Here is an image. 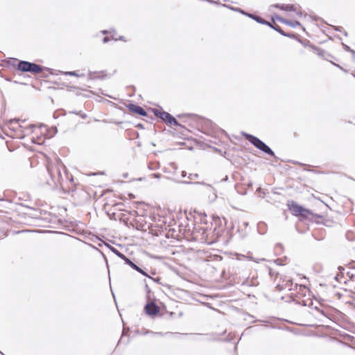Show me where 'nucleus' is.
<instances>
[{"mask_svg":"<svg viewBox=\"0 0 355 355\" xmlns=\"http://www.w3.org/2000/svg\"><path fill=\"white\" fill-rule=\"evenodd\" d=\"M18 126H19V128H23V127H22L21 125H19Z\"/></svg>","mask_w":355,"mask_h":355,"instance_id":"412c9836","label":"nucleus"},{"mask_svg":"<svg viewBox=\"0 0 355 355\" xmlns=\"http://www.w3.org/2000/svg\"><path fill=\"white\" fill-rule=\"evenodd\" d=\"M125 263L129 265L131 268H132L135 270L138 271L139 272L141 273L142 275H144L145 276H148V275L142 269H141L139 267H138L137 265H135L129 259H126Z\"/></svg>","mask_w":355,"mask_h":355,"instance_id":"9d476101","label":"nucleus"},{"mask_svg":"<svg viewBox=\"0 0 355 355\" xmlns=\"http://www.w3.org/2000/svg\"><path fill=\"white\" fill-rule=\"evenodd\" d=\"M155 114L156 116H159L160 119H162L163 121H164L165 122L170 125H178V123L175 120V119L168 112L155 110Z\"/></svg>","mask_w":355,"mask_h":355,"instance_id":"20e7f679","label":"nucleus"},{"mask_svg":"<svg viewBox=\"0 0 355 355\" xmlns=\"http://www.w3.org/2000/svg\"><path fill=\"white\" fill-rule=\"evenodd\" d=\"M154 176H155V178H159V175L158 174H154Z\"/></svg>","mask_w":355,"mask_h":355,"instance_id":"aec40b11","label":"nucleus"},{"mask_svg":"<svg viewBox=\"0 0 355 355\" xmlns=\"http://www.w3.org/2000/svg\"><path fill=\"white\" fill-rule=\"evenodd\" d=\"M130 109L137 113V114H139V115H141V116H146V112H145V110L139 107V106H137V105H130Z\"/></svg>","mask_w":355,"mask_h":355,"instance_id":"1a4fd4ad","label":"nucleus"},{"mask_svg":"<svg viewBox=\"0 0 355 355\" xmlns=\"http://www.w3.org/2000/svg\"><path fill=\"white\" fill-rule=\"evenodd\" d=\"M108 40H109V39H108L107 37H105V38L103 39V42H104V43H105V42H107Z\"/></svg>","mask_w":355,"mask_h":355,"instance_id":"6ab92c4d","label":"nucleus"},{"mask_svg":"<svg viewBox=\"0 0 355 355\" xmlns=\"http://www.w3.org/2000/svg\"><path fill=\"white\" fill-rule=\"evenodd\" d=\"M64 170V166L61 164H58L55 167H48V171L51 176V178L54 183H57L60 181V179L61 178V169Z\"/></svg>","mask_w":355,"mask_h":355,"instance_id":"7ed1b4c3","label":"nucleus"},{"mask_svg":"<svg viewBox=\"0 0 355 355\" xmlns=\"http://www.w3.org/2000/svg\"><path fill=\"white\" fill-rule=\"evenodd\" d=\"M288 206L291 212L295 216H302L304 218H309L312 215V212L310 210L299 205L294 201L289 202Z\"/></svg>","mask_w":355,"mask_h":355,"instance_id":"f257e3e1","label":"nucleus"},{"mask_svg":"<svg viewBox=\"0 0 355 355\" xmlns=\"http://www.w3.org/2000/svg\"><path fill=\"white\" fill-rule=\"evenodd\" d=\"M261 150L263 151L264 153L270 155L275 156L274 152L265 143L263 144V145H262Z\"/></svg>","mask_w":355,"mask_h":355,"instance_id":"f8f14e48","label":"nucleus"},{"mask_svg":"<svg viewBox=\"0 0 355 355\" xmlns=\"http://www.w3.org/2000/svg\"><path fill=\"white\" fill-rule=\"evenodd\" d=\"M113 252L117 255L119 256L120 258H121L122 259H123L125 261V262L126 261V259H128L124 254H123L122 253H121L120 252H119L117 250H113Z\"/></svg>","mask_w":355,"mask_h":355,"instance_id":"4468645a","label":"nucleus"},{"mask_svg":"<svg viewBox=\"0 0 355 355\" xmlns=\"http://www.w3.org/2000/svg\"><path fill=\"white\" fill-rule=\"evenodd\" d=\"M346 49L347 51H349L352 52L353 53H354V51L353 50H351L349 46H346Z\"/></svg>","mask_w":355,"mask_h":355,"instance_id":"a211bd4d","label":"nucleus"},{"mask_svg":"<svg viewBox=\"0 0 355 355\" xmlns=\"http://www.w3.org/2000/svg\"><path fill=\"white\" fill-rule=\"evenodd\" d=\"M65 74L69 75V76H79V75H78L76 71L65 72Z\"/></svg>","mask_w":355,"mask_h":355,"instance_id":"dca6fc26","label":"nucleus"},{"mask_svg":"<svg viewBox=\"0 0 355 355\" xmlns=\"http://www.w3.org/2000/svg\"><path fill=\"white\" fill-rule=\"evenodd\" d=\"M33 127H35V125H31L29 127L24 128V130H22L21 132L24 134H26V130H28V128H32Z\"/></svg>","mask_w":355,"mask_h":355,"instance_id":"f3484780","label":"nucleus"},{"mask_svg":"<svg viewBox=\"0 0 355 355\" xmlns=\"http://www.w3.org/2000/svg\"><path fill=\"white\" fill-rule=\"evenodd\" d=\"M18 69L21 71L32 72L33 73H39L42 71L40 65L26 61H20L18 64Z\"/></svg>","mask_w":355,"mask_h":355,"instance_id":"f03ea898","label":"nucleus"},{"mask_svg":"<svg viewBox=\"0 0 355 355\" xmlns=\"http://www.w3.org/2000/svg\"><path fill=\"white\" fill-rule=\"evenodd\" d=\"M145 311L148 315L153 316L159 311V308L155 303L150 302L146 305Z\"/></svg>","mask_w":355,"mask_h":355,"instance_id":"39448f33","label":"nucleus"},{"mask_svg":"<svg viewBox=\"0 0 355 355\" xmlns=\"http://www.w3.org/2000/svg\"><path fill=\"white\" fill-rule=\"evenodd\" d=\"M276 19L279 21H280V22H282L283 24H287V25H288V26H290L291 27H293V28H295L297 26H301L300 23L297 21H291V20H288V19H284V18H282L281 17H278V16L276 17Z\"/></svg>","mask_w":355,"mask_h":355,"instance_id":"0eeeda50","label":"nucleus"},{"mask_svg":"<svg viewBox=\"0 0 355 355\" xmlns=\"http://www.w3.org/2000/svg\"><path fill=\"white\" fill-rule=\"evenodd\" d=\"M261 150L263 151L264 153L270 155L275 156L274 152L265 143L263 144V145H262Z\"/></svg>","mask_w":355,"mask_h":355,"instance_id":"9b49d317","label":"nucleus"},{"mask_svg":"<svg viewBox=\"0 0 355 355\" xmlns=\"http://www.w3.org/2000/svg\"><path fill=\"white\" fill-rule=\"evenodd\" d=\"M275 7L279 8L280 9L286 11H293L295 12L297 15H301L300 12H297L296 8L293 5H275Z\"/></svg>","mask_w":355,"mask_h":355,"instance_id":"6e6552de","label":"nucleus"},{"mask_svg":"<svg viewBox=\"0 0 355 355\" xmlns=\"http://www.w3.org/2000/svg\"><path fill=\"white\" fill-rule=\"evenodd\" d=\"M249 17H252V19H254L257 21L259 22V23H261V24H265L266 21H264V19L259 17H257V16H254L252 15H248Z\"/></svg>","mask_w":355,"mask_h":355,"instance_id":"2eb2a0df","label":"nucleus"},{"mask_svg":"<svg viewBox=\"0 0 355 355\" xmlns=\"http://www.w3.org/2000/svg\"><path fill=\"white\" fill-rule=\"evenodd\" d=\"M19 119H12L10 121V128L16 130L17 128L18 122Z\"/></svg>","mask_w":355,"mask_h":355,"instance_id":"ddd939ff","label":"nucleus"},{"mask_svg":"<svg viewBox=\"0 0 355 355\" xmlns=\"http://www.w3.org/2000/svg\"><path fill=\"white\" fill-rule=\"evenodd\" d=\"M245 138L254 146H256L257 148L260 149L262 148V145H263V142L261 141L257 137L252 136L251 135L245 134Z\"/></svg>","mask_w":355,"mask_h":355,"instance_id":"423d86ee","label":"nucleus"}]
</instances>
